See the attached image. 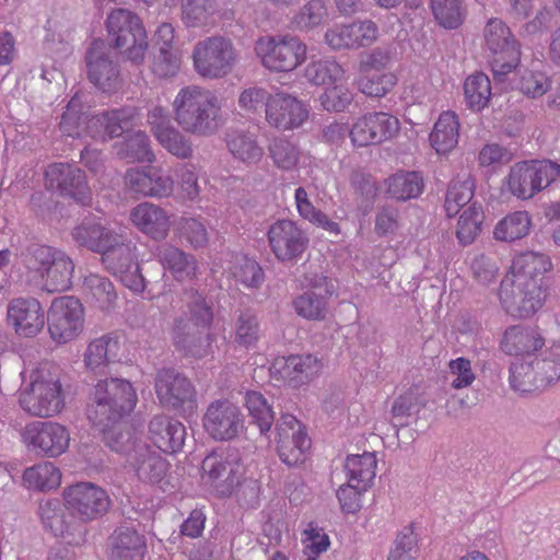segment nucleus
Returning <instances> with one entry per match:
<instances>
[{
    "instance_id": "63",
    "label": "nucleus",
    "mask_w": 560,
    "mask_h": 560,
    "mask_svg": "<svg viewBox=\"0 0 560 560\" xmlns=\"http://www.w3.org/2000/svg\"><path fill=\"white\" fill-rule=\"evenodd\" d=\"M435 20L445 28H456L463 22L460 0H431Z\"/></svg>"
},
{
    "instance_id": "6",
    "label": "nucleus",
    "mask_w": 560,
    "mask_h": 560,
    "mask_svg": "<svg viewBox=\"0 0 560 560\" xmlns=\"http://www.w3.org/2000/svg\"><path fill=\"white\" fill-rule=\"evenodd\" d=\"M560 176V165L550 160H532L516 163L508 176L510 192L523 200L549 187Z\"/></svg>"
},
{
    "instance_id": "51",
    "label": "nucleus",
    "mask_w": 560,
    "mask_h": 560,
    "mask_svg": "<svg viewBox=\"0 0 560 560\" xmlns=\"http://www.w3.org/2000/svg\"><path fill=\"white\" fill-rule=\"evenodd\" d=\"M485 219L482 206L477 201L470 203L459 215L456 236L463 246L470 245L481 233Z\"/></svg>"
},
{
    "instance_id": "30",
    "label": "nucleus",
    "mask_w": 560,
    "mask_h": 560,
    "mask_svg": "<svg viewBox=\"0 0 560 560\" xmlns=\"http://www.w3.org/2000/svg\"><path fill=\"white\" fill-rule=\"evenodd\" d=\"M73 242L93 253L102 254L117 244L118 233L94 219H84L71 231Z\"/></svg>"
},
{
    "instance_id": "4",
    "label": "nucleus",
    "mask_w": 560,
    "mask_h": 560,
    "mask_svg": "<svg viewBox=\"0 0 560 560\" xmlns=\"http://www.w3.org/2000/svg\"><path fill=\"white\" fill-rule=\"evenodd\" d=\"M261 66L272 73H287L301 67L307 58V46L291 34L262 35L254 44Z\"/></svg>"
},
{
    "instance_id": "12",
    "label": "nucleus",
    "mask_w": 560,
    "mask_h": 560,
    "mask_svg": "<svg viewBox=\"0 0 560 560\" xmlns=\"http://www.w3.org/2000/svg\"><path fill=\"white\" fill-rule=\"evenodd\" d=\"M202 479L210 483L218 497H230L242 476L240 457L229 450H217L208 454L201 464Z\"/></svg>"
},
{
    "instance_id": "9",
    "label": "nucleus",
    "mask_w": 560,
    "mask_h": 560,
    "mask_svg": "<svg viewBox=\"0 0 560 560\" xmlns=\"http://www.w3.org/2000/svg\"><path fill=\"white\" fill-rule=\"evenodd\" d=\"M547 296L546 282H523L505 277L499 288L501 306L512 317L528 318L544 305Z\"/></svg>"
},
{
    "instance_id": "48",
    "label": "nucleus",
    "mask_w": 560,
    "mask_h": 560,
    "mask_svg": "<svg viewBox=\"0 0 560 560\" xmlns=\"http://www.w3.org/2000/svg\"><path fill=\"white\" fill-rule=\"evenodd\" d=\"M532 218L527 211H515L500 220L493 231L494 238L503 242H514L528 235Z\"/></svg>"
},
{
    "instance_id": "46",
    "label": "nucleus",
    "mask_w": 560,
    "mask_h": 560,
    "mask_svg": "<svg viewBox=\"0 0 560 560\" xmlns=\"http://www.w3.org/2000/svg\"><path fill=\"white\" fill-rule=\"evenodd\" d=\"M329 302L330 298L311 291L298 294L291 304L299 317L308 322H324L329 314Z\"/></svg>"
},
{
    "instance_id": "28",
    "label": "nucleus",
    "mask_w": 560,
    "mask_h": 560,
    "mask_svg": "<svg viewBox=\"0 0 560 560\" xmlns=\"http://www.w3.org/2000/svg\"><path fill=\"white\" fill-rule=\"evenodd\" d=\"M133 109L118 108L92 116L86 121V136L119 138L133 127Z\"/></svg>"
},
{
    "instance_id": "20",
    "label": "nucleus",
    "mask_w": 560,
    "mask_h": 560,
    "mask_svg": "<svg viewBox=\"0 0 560 560\" xmlns=\"http://www.w3.org/2000/svg\"><path fill=\"white\" fill-rule=\"evenodd\" d=\"M63 499L70 512L83 522L103 516L110 506L107 492L92 482H78L68 487L63 491Z\"/></svg>"
},
{
    "instance_id": "33",
    "label": "nucleus",
    "mask_w": 560,
    "mask_h": 560,
    "mask_svg": "<svg viewBox=\"0 0 560 560\" xmlns=\"http://www.w3.org/2000/svg\"><path fill=\"white\" fill-rule=\"evenodd\" d=\"M130 220L143 233L154 240H162L170 230V220L159 206L143 202L135 207L130 212Z\"/></svg>"
},
{
    "instance_id": "5",
    "label": "nucleus",
    "mask_w": 560,
    "mask_h": 560,
    "mask_svg": "<svg viewBox=\"0 0 560 560\" xmlns=\"http://www.w3.org/2000/svg\"><path fill=\"white\" fill-rule=\"evenodd\" d=\"M191 58L198 75L215 80L232 72L238 61V54L230 38L214 35L197 42Z\"/></svg>"
},
{
    "instance_id": "25",
    "label": "nucleus",
    "mask_w": 560,
    "mask_h": 560,
    "mask_svg": "<svg viewBox=\"0 0 560 560\" xmlns=\"http://www.w3.org/2000/svg\"><path fill=\"white\" fill-rule=\"evenodd\" d=\"M137 478L145 483H160L166 476L168 462L148 443H138L127 459Z\"/></svg>"
},
{
    "instance_id": "53",
    "label": "nucleus",
    "mask_w": 560,
    "mask_h": 560,
    "mask_svg": "<svg viewBox=\"0 0 560 560\" xmlns=\"http://www.w3.org/2000/svg\"><path fill=\"white\" fill-rule=\"evenodd\" d=\"M244 400L252 422L259 428L261 435H266L275 421L272 406L267 401L266 397L257 390L246 392Z\"/></svg>"
},
{
    "instance_id": "32",
    "label": "nucleus",
    "mask_w": 560,
    "mask_h": 560,
    "mask_svg": "<svg viewBox=\"0 0 560 560\" xmlns=\"http://www.w3.org/2000/svg\"><path fill=\"white\" fill-rule=\"evenodd\" d=\"M119 340L114 334H106L92 340L84 353L86 368L96 375H108V365L118 361Z\"/></svg>"
},
{
    "instance_id": "55",
    "label": "nucleus",
    "mask_w": 560,
    "mask_h": 560,
    "mask_svg": "<svg viewBox=\"0 0 560 560\" xmlns=\"http://www.w3.org/2000/svg\"><path fill=\"white\" fill-rule=\"evenodd\" d=\"M234 328V340L240 346L253 347L260 337V324L256 312L252 308H244L238 312Z\"/></svg>"
},
{
    "instance_id": "61",
    "label": "nucleus",
    "mask_w": 560,
    "mask_h": 560,
    "mask_svg": "<svg viewBox=\"0 0 560 560\" xmlns=\"http://www.w3.org/2000/svg\"><path fill=\"white\" fill-rule=\"evenodd\" d=\"M353 101V94L347 86V82H338L328 85L319 95V102L328 112H343Z\"/></svg>"
},
{
    "instance_id": "40",
    "label": "nucleus",
    "mask_w": 560,
    "mask_h": 560,
    "mask_svg": "<svg viewBox=\"0 0 560 560\" xmlns=\"http://www.w3.org/2000/svg\"><path fill=\"white\" fill-rule=\"evenodd\" d=\"M386 194L388 197L407 201L418 198L424 188L423 178L419 172H398L386 179Z\"/></svg>"
},
{
    "instance_id": "38",
    "label": "nucleus",
    "mask_w": 560,
    "mask_h": 560,
    "mask_svg": "<svg viewBox=\"0 0 560 560\" xmlns=\"http://www.w3.org/2000/svg\"><path fill=\"white\" fill-rule=\"evenodd\" d=\"M322 369L320 361L313 354H292L283 360L282 377L293 387L308 383Z\"/></svg>"
},
{
    "instance_id": "11",
    "label": "nucleus",
    "mask_w": 560,
    "mask_h": 560,
    "mask_svg": "<svg viewBox=\"0 0 560 560\" xmlns=\"http://www.w3.org/2000/svg\"><path fill=\"white\" fill-rule=\"evenodd\" d=\"M46 185L65 199L91 207L93 195L85 172L69 163H52L45 172Z\"/></svg>"
},
{
    "instance_id": "49",
    "label": "nucleus",
    "mask_w": 560,
    "mask_h": 560,
    "mask_svg": "<svg viewBox=\"0 0 560 560\" xmlns=\"http://www.w3.org/2000/svg\"><path fill=\"white\" fill-rule=\"evenodd\" d=\"M398 83V77L392 71L370 74L360 73L355 85L360 93L371 98H383L390 93Z\"/></svg>"
},
{
    "instance_id": "57",
    "label": "nucleus",
    "mask_w": 560,
    "mask_h": 560,
    "mask_svg": "<svg viewBox=\"0 0 560 560\" xmlns=\"http://www.w3.org/2000/svg\"><path fill=\"white\" fill-rule=\"evenodd\" d=\"M510 385L520 393H534L544 390L539 385L536 369L532 362L513 363L510 366Z\"/></svg>"
},
{
    "instance_id": "14",
    "label": "nucleus",
    "mask_w": 560,
    "mask_h": 560,
    "mask_svg": "<svg viewBox=\"0 0 560 560\" xmlns=\"http://www.w3.org/2000/svg\"><path fill=\"white\" fill-rule=\"evenodd\" d=\"M267 238L271 253L283 264L295 262L310 244L307 233L288 219L273 222L267 231Z\"/></svg>"
},
{
    "instance_id": "45",
    "label": "nucleus",
    "mask_w": 560,
    "mask_h": 560,
    "mask_svg": "<svg viewBox=\"0 0 560 560\" xmlns=\"http://www.w3.org/2000/svg\"><path fill=\"white\" fill-rule=\"evenodd\" d=\"M180 301L186 311L188 318L197 322L198 325H203L211 328L213 322V307L212 302L207 299L203 292L192 287L185 288L180 294Z\"/></svg>"
},
{
    "instance_id": "58",
    "label": "nucleus",
    "mask_w": 560,
    "mask_h": 560,
    "mask_svg": "<svg viewBox=\"0 0 560 560\" xmlns=\"http://www.w3.org/2000/svg\"><path fill=\"white\" fill-rule=\"evenodd\" d=\"M542 389L553 385L560 380V346L546 352L542 358L533 360Z\"/></svg>"
},
{
    "instance_id": "35",
    "label": "nucleus",
    "mask_w": 560,
    "mask_h": 560,
    "mask_svg": "<svg viewBox=\"0 0 560 560\" xmlns=\"http://www.w3.org/2000/svg\"><path fill=\"white\" fill-rule=\"evenodd\" d=\"M66 501L48 498L38 503L37 514L46 530L55 537H63L70 529L71 514Z\"/></svg>"
},
{
    "instance_id": "43",
    "label": "nucleus",
    "mask_w": 560,
    "mask_h": 560,
    "mask_svg": "<svg viewBox=\"0 0 560 560\" xmlns=\"http://www.w3.org/2000/svg\"><path fill=\"white\" fill-rule=\"evenodd\" d=\"M83 288L101 311L109 312L116 306L117 292L114 283L107 277L90 273L84 277Z\"/></svg>"
},
{
    "instance_id": "13",
    "label": "nucleus",
    "mask_w": 560,
    "mask_h": 560,
    "mask_svg": "<svg viewBox=\"0 0 560 560\" xmlns=\"http://www.w3.org/2000/svg\"><path fill=\"white\" fill-rule=\"evenodd\" d=\"M83 305L74 296L55 299L47 314L50 337L58 343L75 339L83 330Z\"/></svg>"
},
{
    "instance_id": "29",
    "label": "nucleus",
    "mask_w": 560,
    "mask_h": 560,
    "mask_svg": "<svg viewBox=\"0 0 560 560\" xmlns=\"http://www.w3.org/2000/svg\"><path fill=\"white\" fill-rule=\"evenodd\" d=\"M145 537L129 526H119L108 538V560H143Z\"/></svg>"
},
{
    "instance_id": "3",
    "label": "nucleus",
    "mask_w": 560,
    "mask_h": 560,
    "mask_svg": "<svg viewBox=\"0 0 560 560\" xmlns=\"http://www.w3.org/2000/svg\"><path fill=\"white\" fill-rule=\"evenodd\" d=\"M104 376L95 384L93 402L88 409V418L94 427L120 421L132 411L138 400L129 381Z\"/></svg>"
},
{
    "instance_id": "2",
    "label": "nucleus",
    "mask_w": 560,
    "mask_h": 560,
    "mask_svg": "<svg viewBox=\"0 0 560 560\" xmlns=\"http://www.w3.org/2000/svg\"><path fill=\"white\" fill-rule=\"evenodd\" d=\"M20 256L22 265L43 281L48 292H62L71 288L74 264L63 250L31 243Z\"/></svg>"
},
{
    "instance_id": "21",
    "label": "nucleus",
    "mask_w": 560,
    "mask_h": 560,
    "mask_svg": "<svg viewBox=\"0 0 560 560\" xmlns=\"http://www.w3.org/2000/svg\"><path fill=\"white\" fill-rule=\"evenodd\" d=\"M24 440L28 447L43 457H58L70 443L68 429L54 421H35L25 428Z\"/></svg>"
},
{
    "instance_id": "22",
    "label": "nucleus",
    "mask_w": 560,
    "mask_h": 560,
    "mask_svg": "<svg viewBox=\"0 0 560 560\" xmlns=\"http://www.w3.org/2000/svg\"><path fill=\"white\" fill-rule=\"evenodd\" d=\"M7 324L19 337H35L45 325L39 301L31 296L12 299L7 306Z\"/></svg>"
},
{
    "instance_id": "27",
    "label": "nucleus",
    "mask_w": 560,
    "mask_h": 560,
    "mask_svg": "<svg viewBox=\"0 0 560 560\" xmlns=\"http://www.w3.org/2000/svg\"><path fill=\"white\" fill-rule=\"evenodd\" d=\"M149 438L160 451L175 454L183 450L186 428L177 419L156 415L149 422Z\"/></svg>"
},
{
    "instance_id": "31",
    "label": "nucleus",
    "mask_w": 560,
    "mask_h": 560,
    "mask_svg": "<svg viewBox=\"0 0 560 560\" xmlns=\"http://www.w3.org/2000/svg\"><path fill=\"white\" fill-rule=\"evenodd\" d=\"M545 346V338L537 327L509 326L500 340V349L508 355H529Z\"/></svg>"
},
{
    "instance_id": "41",
    "label": "nucleus",
    "mask_w": 560,
    "mask_h": 560,
    "mask_svg": "<svg viewBox=\"0 0 560 560\" xmlns=\"http://www.w3.org/2000/svg\"><path fill=\"white\" fill-rule=\"evenodd\" d=\"M376 457L374 453L365 452L361 455L352 454L347 456L345 471L347 481L352 482L361 489H369L376 475Z\"/></svg>"
},
{
    "instance_id": "24",
    "label": "nucleus",
    "mask_w": 560,
    "mask_h": 560,
    "mask_svg": "<svg viewBox=\"0 0 560 560\" xmlns=\"http://www.w3.org/2000/svg\"><path fill=\"white\" fill-rule=\"evenodd\" d=\"M308 117L307 107L296 97L277 93L266 102V118L269 125L279 130H292L300 127Z\"/></svg>"
},
{
    "instance_id": "8",
    "label": "nucleus",
    "mask_w": 560,
    "mask_h": 560,
    "mask_svg": "<svg viewBox=\"0 0 560 560\" xmlns=\"http://www.w3.org/2000/svg\"><path fill=\"white\" fill-rule=\"evenodd\" d=\"M19 402L21 408L31 416L54 417L65 407L59 378L50 373H38L21 392Z\"/></svg>"
},
{
    "instance_id": "56",
    "label": "nucleus",
    "mask_w": 560,
    "mask_h": 560,
    "mask_svg": "<svg viewBox=\"0 0 560 560\" xmlns=\"http://www.w3.org/2000/svg\"><path fill=\"white\" fill-rule=\"evenodd\" d=\"M464 93L468 106L474 110H480L488 104L491 96V84L485 73L469 75L464 84Z\"/></svg>"
},
{
    "instance_id": "15",
    "label": "nucleus",
    "mask_w": 560,
    "mask_h": 560,
    "mask_svg": "<svg viewBox=\"0 0 560 560\" xmlns=\"http://www.w3.org/2000/svg\"><path fill=\"white\" fill-rule=\"evenodd\" d=\"M156 396L166 408L192 410L196 407V389L188 377L173 368H163L154 380Z\"/></svg>"
},
{
    "instance_id": "54",
    "label": "nucleus",
    "mask_w": 560,
    "mask_h": 560,
    "mask_svg": "<svg viewBox=\"0 0 560 560\" xmlns=\"http://www.w3.org/2000/svg\"><path fill=\"white\" fill-rule=\"evenodd\" d=\"M474 183L468 178L465 180H453L448 185L444 210L448 218H453L459 213L465 207L472 203Z\"/></svg>"
},
{
    "instance_id": "23",
    "label": "nucleus",
    "mask_w": 560,
    "mask_h": 560,
    "mask_svg": "<svg viewBox=\"0 0 560 560\" xmlns=\"http://www.w3.org/2000/svg\"><path fill=\"white\" fill-rule=\"evenodd\" d=\"M88 78L102 92H113L120 84L118 65L110 58L103 40H94L86 52Z\"/></svg>"
},
{
    "instance_id": "60",
    "label": "nucleus",
    "mask_w": 560,
    "mask_h": 560,
    "mask_svg": "<svg viewBox=\"0 0 560 560\" xmlns=\"http://www.w3.org/2000/svg\"><path fill=\"white\" fill-rule=\"evenodd\" d=\"M418 553V535L413 525L405 526L396 536L389 549L388 560H416Z\"/></svg>"
},
{
    "instance_id": "39",
    "label": "nucleus",
    "mask_w": 560,
    "mask_h": 560,
    "mask_svg": "<svg viewBox=\"0 0 560 560\" xmlns=\"http://www.w3.org/2000/svg\"><path fill=\"white\" fill-rule=\"evenodd\" d=\"M304 77L312 85L324 88L348 81L346 69L334 57L311 60L304 69Z\"/></svg>"
},
{
    "instance_id": "62",
    "label": "nucleus",
    "mask_w": 560,
    "mask_h": 560,
    "mask_svg": "<svg viewBox=\"0 0 560 560\" xmlns=\"http://www.w3.org/2000/svg\"><path fill=\"white\" fill-rule=\"evenodd\" d=\"M113 44L120 50V54L127 61L136 66L144 61L149 49L147 32H138V34H131V36L128 35L126 39L116 40Z\"/></svg>"
},
{
    "instance_id": "44",
    "label": "nucleus",
    "mask_w": 560,
    "mask_h": 560,
    "mask_svg": "<svg viewBox=\"0 0 560 560\" xmlns=\"http://www.w3.org/2000/svg\"><path fill=\"white\" fill-rule=\"evenodd\" d=\"M106 28L112 43L126 39L131 34L145 32L140 18L130 10L115 9L106 20Z\"/></svg>"
},
{
    "instance_id": "19",
    "label": "nucleus",
    "mask_w": 560,
    "mask_h": 560,
    "mask_svg": "<svg viewBox=\"0 0 560 560\" xmlns=\"http://www.w3.org/2000/svg\"><path fill=\"white\" fill-rule=\"evenodd\" d=\"M277 451L280 460L294 467L305 460L311 440L302 423L292 415L284 413L276 423Z\"/></svg>"
},
{
    "instance_id": "52",
    "label": "nucleus",
    "mask_w": 560,
    "mask_h": 560,
    "mask_svg": "<svg viewBox=\"0 0 560 560\" xmlns=\"http://www.w3.org/2000/svg\"><path fill=\"white\" fill-rule=\"evenodd\" d=\"M97 428L103 433L105 444L112 451L127 455V459L129 458V454L133 452L135 445L143 443V441L137 440L130 428L120 421Z\"/></svg>"
},
{
    "instance_id": "42",
    "label": "nucleus",
    "mask_w": 560,
    "mask_h": 560,
    "mask_svg": "<svg viewBox=\"0 0 560 560\" xmlns=\"http://www.w3.org/2000/svg\"><path fill=\"white\" fill-rule=\"evenodd\" d=\"M60 470L50 462H43L26 468L22 475V483L28 490L50 491L59 487Z\"/></svg>"
},
{
    "instance_id": "47",
    "label": "nucleus",
    "mask_w": 560,
    "mask_h": 560,
    "mask_svg": "<svg viewBox=\"0 0 560 560\" xmlns=\"http://www.w3.org/2000/svg\"><path fill=\"white\" fill-rule=\"evenodd\" d=\"M215 11L213 0H182V21L187 27L213 26Z\"/></svg>"
},
{
    "instance_id": "64",
    "label": "nucleus",
    "mask_w": 560,
    "mask_h": 560,
    "mask_svg": "<svg viewBox=\"0 0 560 560\" xmlns=\"http://www.w3.org/2000/svg\"><path fill=\"white\" fill-rule=\"evenodd\" d=\"M550 89L549 78L541 71L525 69L521 73L520 90L523 94L536 98Z\"/></svg>"
},
{
    "instance_id": "26",
    "label": "nucleus",
    "mask_w": 560,
    "mask_h": 560,
    "mask_svg": "<svg viewBox=\"0 0 560 560\" xmlns=\"http://www.w3.org/2000/svg\"><path fill=\"white\" fill-rule=\"evenodd\" d=\"M352 133L359 140H393L400 136V121L389 113H368L353 122Z\"/></svg>"
},
{
    "instance_id": "10",
    "label": "nucleus",
    "mask_w": 560,
    "mask_h": 560,
    "mask_svg": "<svg viewBox=\"0 0 560 560\" xmlns=\"http://www.w3.org/2000/svg\"><path fill=\"white\" fill-rule=\"evenodd\" d=\"M112 245L101 256L105 268L118 277L120 282L132 292H143L145 279L138 264L136 246L120 234H118L117 244L113 243Z\"/></svg>"
},
{
    "instance_id": "59",
    "label": "nucleus",
    "mask_w": 560,
    "mask_h": 560,
    "mask_svg": "<svg viewBox=\"0 0 560 560\" xmlns=\"http://www.w3.org/2000/svg\"><path fill=\"white\" fill-rule=\"evenodd\" d=\"M85 121L83 101L79 93H75L61 116L60 130L63 136L71 138L82 137V124Z\"/></svg>"
},
{
    "instance_id": "50",
    "label": "nucleus",
    "mask_w": 560,
    "mask_h": 560,
    "mask_svg": "<svg viewBox=\"0 0 560 560\" xmlns=\"http://www.w3.org/2000/svg\"><path fill=\"white\" fill-rule=\"evenodd\" d=\"M328 19L326 0H308L292 16L291 25L300 32L312 31Z\"/></svg>"
},
{
    "instance_id": "37",
    "label": "nucleus",
    "mask_w": 560,
    "mask_h": 560,
    "mask_svg": "<svg viewBox=\"0 0 560 560\" xmlns=\"http://www.w3.org/2000/svg\"><path fill=\"white\" fill-rule=\"evenodd\" d=\"M159 259L164 269L168 270L175 280L186 281L197 277V260L194 255L183 249L166 245L159 252Z\"/></svg>"
},
{
    "instance_id": "17",
    "label": "nucleus",
    "mask_w": 560,
    "mask_h": 560,
    "mask_svg": "<svg viewBox=\"0 0 560 560\" xmlns=\"http://www.w3.org/2000/svg\"><path fill=\"white\" fill-rule=\"evenodd\" d=\"M378 36L377 24L370 19H364L351 23L334 24L326 30L324 42L335 51L355 50L371 46Z\"/></svg>"
},
{
    "instance_id": "36",
    "label": "nucleus",
    "mask_w": 560,
    "mask_h": 560,
    "mask_svg": "<svg viewBox=\"0 0 560 560\" xmlns=\"http://www.w3.org/2000/svg\"><path fill=\"white\" fill-rule=\"evenodd\" d=\"M354 192L357 211L361 217L369 215L374 209L380 187L376 178L363 170H353L349 177Z\"/></svg>"
},
{
    "instance_id": "1",
    "label": "nucleus",
    "mask_w": 560,
    "mask_h": 560,
    "mask_svg": "<svg viewBox=\"0 0 560 560\" xmlns=\"http://www.w3.org/2000/svg\"><path fill=\"white\" fill-rule=\"evenodd\" d=\"M173 108L178 125L185 131L199 137L212 135L222 124L218 95L198 85L180 89L173 102Z\"/></svg>"
},
{
    "instance_id": "7",
    "label": "nucleus",
    "mask_w": 560,
    "mask_h": 560,
    "mask_svg": "<svg viewBox=\"0 0 560 560\" xmlns=\"http://www.w3.org/2000/svg\"><path fill=\"white\" fill-rule=\"evenodd\" d=\"M483 42L491 54V68L497 79L516 69L521 59L520 44L501 19L492 18L487 22Z\"/></svg>"
},
{
    "instance_id": "34",
    "label": "nucleus",
    "mask_w": 560,
    "mask_h": 560,
    "mask_svg": "<svg viewBox=\"0 0 560 560\" xmlns=\"http://www.w3.org/2000/svg\"><path fill=\"white\" fill-rule=\"evenodd\" d=\"M551 267V260L545 254L535 252L522 253L512 261V276L510 279L523 282H546L545 273Z\"/></svg>"
},
{
    "instance_id": "16",
    "label": "nucleus",
    "mask_w": 560,
    "mask_h": 560,
    "mask_svg": "<svg viewBox=\"0 0 560 560\" xmlns=\"http://www.w3.org/2000/svg\"><path fill=\"white\" fill-rule=\"evenodd\" d=\"M208 327L198 325L187 314L175 316L171 328V337L177 351L185 357L202 359L212 353L214 336Z\"/></svg>"
},
{
    "instance_id": "18",
    "label": "nucleus",
    "mask_w": 560,
    "mask_h": 560,
    "mask_svg": "<svg viewBox=\"0 0 560 560\" xmlns=\"http://www.w3.org/2000/svg\"><path fill=\"white\" fill-rule=\"evenodd\" d=\"M244 416L238 406L228 399L209 404L202 418L206 432L215 441H231L244 430Z\"/></svg>"
}]
</instances>
